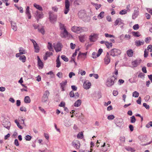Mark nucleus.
Here are the masks:
<instances>
[{"label":"nucleus","instance_id":"nucleus-15","mask_svg":"<svg viewBox=\"0 0 152 152\" xmlns=\"http://www.w3.org/2000/svg\"><path fill=\"white\" fill-rule=\"evenodd\" d=\"M11 23L12 29L15 31H16L17 29V27L16 26V23L15 22L11 21Z\"/></svg>","mask_w":152,"mask_h":152},{"label":"nucleus","instance_id":"nucleus-60","mask_svg":"<svg viewBox=\"0 0 152 152\" xmlns=\"http://www.w3.org/2000/svg\"><path fill=\"white\" fill-rule=\"evenodd\" d=\"M148 52L147 50L145 49L144 51V56L145 57H146L148 56Z\"/></svg>","mask_w":152,"mask_h":152},{"label":"nucleus","instance_id":"nucleus-21","mask_svg":"<svg viewBox=\"0 0 152 152\" xmlns=\"http://www.w3.org/2000/svg\"><path fill=\"white\" fill-rule=\"evenodd\" d=\"M67 83V81L66 80H65L64 82H62L61 83H60V85L61 86V88L62 89V91H64V87L65 86Z\"/></svg>","mask_w":152,"mask_h":152},{"label":"nucleus","instance_id":"nucleus-61","mask_svg":"<svg viewBox=\"0 0 152 152\" xmlns=\"http://www.w3.org/2000/svg\"><path fill=\"white\" fill-rule=\"evenodd\" d=\"M83 134L81 133H79L77 136V137L78 138H82L83 137Z\"/></svg>","mask_w":152,"mask_h":152},{"label":"nucleus","instance_id":"nucleus-24","mask_svg":"<svg viewBox=\"0 0 152 152\" xmlns=\"http://www.w3.org/2000/svg\"><path fill=\"white\" fill-rule=\"evenodd\" d=\"M81 103V101L80 99L77 100L75 103L74 106L75 107H78L80 106Z\"/></svg>","mask_w":152,"mask_h":152},{"label":"nucleus","instance_id":"nucleus-22","mask_svg":"<svg viewBox=\"0 0 152 152\" xmlns=\"http://www.w3.org/2000/svg\"><path fill=\"white\" fill-rule=\"evenodd\" d=\"M68 36V32L66 30H64L62 31L61 36L63 37H66Z\"/></svg>","mask_w":152,"mask_h":152},{"label":"nucleus","instance_id":"nucleus-39","mask_svg":"<svg viewBox=\"0 0 152 152\" xmlns=\"http://www.w3.org/2000/svg\"><path fill=\"white\" fill-rule=\"evenodd\" d=\"M140 139L141 141L142 142H145L146 141V138L145 137H140Z\"/></svg>","mask_w":152,"mask_h":152},{"label":"nucleus","instance_id":"nucleus-51","mask_svg":"<svg viewBox=\"0 0 152 152\" xmlns=\"http://www.w3.org/2000/svg\"><path fill=\"white\" fill-rule=\"evenodd\" d=\"M133 28L135 30H137L139 28V26L138 24L134 25L133 27Z\"/></svg>","mask_w":152,"mask_h":152},{"label":"nucleus","instance_id":"nucleus-33","mask_svg":"<svg viewBox=\"0 0 152 152\" xmlns=\"http://www.w3.org/2000/svg\"><path fill=\"white\" fill-rule=\"evenodd\" d=\"M132 35L135 37H139L140 36V33L138 31L132 32Z\"/></svg>","mask_w":152,"mask_h":152},{"label":"nucleus","instance_id":"nucleus-40","mask_svg":"<svg viewBox=\"0 0 152 152\" xmlns=\"http://www.w3.org/2000/svg\"><path fill=\"white\" fill-rule=\"evenodd\" d=\"M19 59L22 61V62H24L25 61L26 58L25 56H23L20 57Z\"/></svg>","mask_w":152,"mask_h":152},{"label":"nucleus","instance_id":"nucleus-11","mask_svg":"<svg viewBox=\"0 0 152 152\" xmlns=\"http://www.w3.org/2000/svg\"><path fill=\"white\" fill-rule=\"evenodd\" d=\"M49 19L51 22L52 23H54L56 20V15H53L51 12L49 13Z\"/></svg>","mask_w":152,"mask_h":152},{"label":"nucleus","instance_id":"nucleus-50","mask_svg":"<svg viewBox=\"0 0 152 152\" xmlns=\"http://www.w3.org/2000/svg\"><path fill=\"white\" fill-rule=\"evenodd\" d=\"M150 126H152V121L149 122L146 125V127L147 128H149Z\"/></svg>","mask_w":152,"mask_h":152},{"label":"nucleus","instance_id":"nucleus-20","mask_svg":"<svg viewBox=\"0 0 152 152\" xmlns=\"http://www.w3.org/2000/svg\"><path fill=\"white\" fill-rule=\"evenodd\" d=\"M127 54L128 56L132 57L133 55V51L132 49H129L127 51Z\"/></svg>","mask_w":152,"mask_h":152},{"label":"nucleus","instance_id":"nucleus-53","mask_svg":"<svg viewBox=\"0 0 152 152\" xmlns=\"http://www.w3.org/2000/svg\"><path fill=\"white\" fill-rule=\"evenodd\" d=\"M38 30L42 34H45V31L43 28H42L40 29H38Z\"/></svg>","mask_w":152,"mask_h":152},{"label":"nucleus","instance_id":"nucleus-10","mask_svg":"<svg viewBox=\"0 0 152 152\" xmlns=\"http://www.w3.org/2000/svg\"><path fill=\"white\" fill-rule=\"evenodd\" d=\"M110 58L109 54L108 52H107L104 59V63L105 64L107 65L110 63Z\"/></svg>","mask_w":152,"mask_h":152},{"label":"nucleus","instance_id":"nucleus-45","mask_svg":"<svg viewBox=\"0 0 152 152\" xmlns=\"http://www.w3.org/2000/svg\"><path fill=\"white\" fill-rule=\"evenodd\" d=\"M25 119V118L23 117H20L18 118V120L20 122V121H23L22 123L21 122L20 123L21 124H23L24 125H25V124L24 122Z\"/></svg>","mask_w":152,"mask_h":152},{"label":"nucleus","instance_id":"nucleus-23","mask_svg":"<svg viewBox=\"0 0 152 152\" xmlns=\"http://www.w3.org/2000/svg\"><path fill=\"white\" fill-rule=\"evenodd\" d=\"M38 58V62L39 66L41 68H42L43 66V63L42 62L39 56H37Z\"/></svg>","mask_w":152,"mask_h":152},{"label":"nucleus","instance_id":"nucleus-62","mask_svg":"<svg viewBox=\"0 0 152 152\" xmlns=\"http://www.w3.org/2000/svg\"><path fill=\"white\" fill-rule=\"evenodd\" d=\"M20 110L22 111L26 112V108L24 107H21L20 108Z\"/></svg>","mask_w":152,"mask_h":152},{"label":"nucleus","instance_id":"nucleus-9","mask_svg":"<svg viewBox=\"0 0 152 152\" xmlns=\"http://www.w3.org/2000/svg\"><path fill=\"white\" fill-rule=\"evenodd\" d=\"M72 144L73 146L76 149H78L80 148V144L78 141L74 140L72 142Z\"/></svg>","mask_w":152,"mask_h":152},{"label":"nucleus","instance_id":"nucleus-48","mask_svg":"<svg viewBox=\"0 0 152 152\" xmlns=\"http://www.w3.org/2000/svg\"><path fill=\"white\" fill-rule=\"evenodd\" d=\"M103 51V50L102 49H99L97 55H96L97 56H99L101 54Z\"/></svg>","mask_w":152,"mask_h":152},{"label":"nucleus","instance_id":"nucleus-35","mask_svg":"<svg viewBox=\"0 0 152 152\" xmlns=\"http://www.w3.org/2000/svg\"><path fill=\"white\" fill-rule=\"evenodd\" d=\"M139 96V93L137 91H135L133 93L132 96L135 98Z\"/></svg>","mask_w":152,"mask_h":152},{"label":"nucleus","instance_id":"nucleus-63","mask_svg":"<svg viewBox=\"0 0 152 152\" xmlns=\"http://www.w3.org/2000/svg\"><path fill=\"white\" fill-rule=\"evenodd\" d=\"M69 95L70 97H73L75 96V94H74L73 91H71L69 93Z\"/></svg>","mask_w":152,"mask_h":152},{"label":"nucleus","instance_id":"nucleus-52","mask_svg":"<svg viewBox=\"0 0 152 152\" xmlns=\"http://www.w3.org/2000/svg\"><path fill=\"white\" fill-rule=\"evenodd\" d=\"M57 76L59 78H61L63 76V74L61 72H58L57 74Z\"/></svg>","mask_w":152,"mask_h":152},{"label":"nucleus","instance_id":"nucleus-16","mask_svg":"<svg viewBox=\"0 0 152 152\" xmlns=\"http://www.w3.org/2000/svg\"><path fill=\"white\" fill-rule=\"evenodd\" d=\"M97 36L96 34H94L93 35H91L90 37V40L91 42H94L97 38Z\"/></svg>","mask_w":152,"mask_h":152},{"label":"nucleus","instance_id":"nucleus-44","mask_svg":"<svg viewBox=\"0 0 152 152\" xmlns=\"http://www.w3.org/2000/svg\"><path fill=\"white\" fill-rule=\"evenodd\" d=\"M131 122L132 123H134L136 121V118L134 116H132L131 117Z\"/></svg>","mask_w":152,"mask_h":152},{"label":"nucleus","instance_id":"nucleus-37","mask_svg":"<svg viewBox=\"0 0 152 152\" xmlns=\"http://www.w3.org/2000/svg\"><path fill=\"white\" fill-rule=\"evenodd\" d=\"M20 54L21 55L25 54L26 53L25 50L22 48H20L19 49Z\"/></svg>","mask_w":152,"mask_h":152},{"label":"nucleus","instance_id":"nucleus-4","mask_svg":"<svg viewBox=\"0 0 152 152\" xmlns=\"http://www.w3.org/2000/svg\"><path fill=\"white\" fill-rule=\"evenodd\" d=\"M83 28H82L80 27L74 26L72 27V30L75 33L79 34L83 31Z\"/></svg>","mask_w":152,"mask_h":152},{"label":"nucleus","instance_id":"nucleus-29","mask_svg":"<svg viewBox=\"0 0 152 152\" xmlns=\"http://www.w3.org/2000/svg\"><path fill=\"white\" fill-rule=\"evenodd\" d=\"M79 39L81 42H83L86 39L85 35H81L79 36Z\"/></svg>","mask_w":152,"mask_h":152},{"label":"nucleus","instance_id":"nucleus-18","mask_svg":"<svg viewBox=\"0 0 152 152\" xmlns=\"http://www.w3.org/2000/svg\"><path fill=\"white\" fill-rule=\"evenodd\" d=\"M36 17L37 20H38L39 19L42 18L43 17V14L42 12H38V11L37 12Z\"/></svg>","mask_w":152,"mask_h":152},{"label":"nucleus","instance_id":"nucleus-17","mask_svg":"<svg viewBox=\"0 0 152 152\" xmlns=\"http://www.w3.org/2000/svg\"><path fill=\"white\" fill-rule=\"evenodd\" d=\"M139 14V11L138 10H134L132 15V19H135Z\"/></svg>","mask_w":152,"mask_h":152},{"label":"nucleus","instance_id":"nucleus-36","mask_svg":"<svg viewBox=\"0 0 152 152\" xmlns=\"http://www.w3.org/2000/svg\"><path fill=\"white\" fill-rule=\"evenodd\" d=\"M125 138L124 136H121L120 137L121 144L124 143L125 141Z\"/></svg>","mask_w":152,"mask_h":152},{"label":"nucleus","instance_id":"nucleus-46","mask_svg":"<svg viewBox=\"0 0 152 152\" xmlns=\"http://www.w3.org/2000/svg\"><path fill=\"white\" fill-rule=\"evenodd\" d=\"M121 19V18H118L117 19L115 20V21L114 22V24L115 26H116L119 24V22H120Z\"/></svg>","mask_w":152,"mask_h":152},{"label":"nucleus","instance_id":"nucleus-58","mask_svg":"<svg viewBox=\"0 0 152 152\" xmlns=\"http://www.w3.org/2000/svg\"><path fill=\"white\" fill-rule=\"evenodd\" d=\"M75 74L73 72H71L69 73V77L71 78L72 77V76H75Z\"/></svg>","mask_w":152,"mask_h":152},{"label":"nucleus","instance_id":"nucleus-5","mask_svg":"<svg viewBox=\"0 0 152 152\" xmlns=\"http://www.w3.org/2000/svg\"><path fill=\"white\" fill-rule=\"evenodd\" d=\"M79 17L83 19V20H85V18L86 17V11L84 10H82L80 11L78 13Z\"/></svg>","mask_w":152,"mask_h":152},{"label":"nucleus","instance_id":"nucleus-14","mask_svg":"<svg viewBox=\"0 0 152 152\" xmlns=\"http://www.w3.org/2000/svg\"><path fill=\"white\" fill-rule=\"evenodd\" d=\"M141 62L140 60H136L132 63V65L134 67H136L138 65H139Z\"/></svg>","mask_w":152,"mask_h":152},{"label":"nucleus","instance_id":"nucleus-64","mask_svg":"<svg viewBox=\"0 0 152 152\" xmlns=\"http://www.w3.org/2000/svg\"><path fill=\"white\" fill-rule=\"evenodd\" d=\"M147 49L148 50H150V52H152V45H148L147 47Z\"/></svg>","mask_w":152,"mask_h":152},{"label":"nucleus","instance_id":"nucleus-6","mask_svg":"<svg viewBox=\"0 0 152 152\" xmlns=\"http://www.w3.org/2000/svg\"><path fill=\"white\" fill-rule=\"evenodd\" d=\"M114 84L113 77L108 78L106 82V85L108 87L111 86Z\"/></svg>","mask_w":152,"mask_h":152},{"label":"nucleus","instance_id":"nucleus-25","mask_svg":"<svg viewBox=\"0 0 152 152\" xmlns=\"http://www.w3.org/2000/svg\"><path fill=\"white\" fill-rule=\"evenodd\" d=\"M24 101L25 103H29L31 102V99L28 96H26L24 98Z\"/></svg>","mask_w":152,"mask_h":152},{"label":"nucleus","instance_id":"nucleus-49","mask_svg":"<svg viewBox=\"0 0 152 152\" xmlns=\"http://www.w3.org/2000/svg\"><path fill=\"white\" fill-rule=\"evenodd\" d=\"M115 118V117L114 115H109L107 117V119L109 120H112L113 119Z\"/></svg>","mask_w":152,"mask_h":152},{"label":"nucleus","instance_id":"nucleus-47","mask_svg":"<svg viewBox=\"0 0 152 152\" xmlns=\"http://www.w3.org/2000/svg\"><path fill=\"white\" fill-rule=\"evenodd\" d=\"M104 35H105V37H110V38L113 37V38H114L115 37L113 35L109 34H107V33H105Z\"/></svg>","mask_w":152,"mask_h":152},{"label":"nucleus","instance_id":"nucleus-30","mask_svg":"<svg viewBox=\"0 0 152 152\" xmlns=\"http://www.w3.org/2000/svg\"><path fill=\"white\" fill-rule=\"evenodd\" d=\"M87 53V52L85 53H81L80 52L78 56L77 57V58H78L79 57H82L83 56H86Z\"/></svg>","mask_w":152,"mask_h":152},{"label":"nucleus","instance_id":"nucleus-26","mask_svg":"<svg viewBox=\"0 0 152 152\" xmlns=\"http://www.w3.org/2000/svg\"><path fill=\"white\" fill-rule=\"evenodd\" d=\"M34 6L35 7L36 9L42 11V8L39 5H38L36 3H34Z\"/></svg>","mask_w":152,"mask_h":152},{"label":"nucleus","instance_id":"nucleus-34","mask_svg":"<svg viewBox=\"0 0 152 152\" xmlns=\"http://www.w3.org/2000/svg\"><path fill=\"white\" fill-rule=\"evenodd\" d=\"M125 148L128 151H130L132 152H134L135 151V150L134 148L130 147H126Z\"/></svg>","mask_w":152,"mask_h":152},{"label":"nucleus","instance_id":"nucleus-55","mask_svg":"<svg viewBox=\"0 0 152 152\" xmlns=\"http://www.w3.org/2000/svg\"><path fill=\"white\" fill-rule=\"evenodd\" d=\"M143 105L144 107L146 109H148L149 108V106L146 103H144L143 104Z\"/></svg>","mask_w":152,"mask_h":152},{"label":"nucleus","instance_id":"nucleus-19","mask_svg":"<svg viewBox=\"0 0 152 152\" xmlns=\"http://www.w3.org/2000/svg\"><path fill=\"white\" fill-rule=\"evenodd\" d=\"M144 43V41L143 40L141 41L137 40L135 42V44L137 46H139L141 45H143Z\"/></svg>","mask_w":152,"mask_h":152},{"label":"nucleus","instance_id":"nucleus-56","mask_svg":"<svg viewBox=\"0 0 152 152\" xmlns=\"http://www.w3.org/2000/svg\"><path fill=\"white\" fill-rule=\"evenodd\" d=\"M70 48L72 49H74L75 48V44H74L72 43H71L70 44Z\"/></svg>","mask_w":152,"mask_h":152},{"label":"nucleus","instance_id":"nucleus-54","mask_svg":"<svg viewBox=\"0 0 152 152\" xmlns=\"http://www.w3.org/2000/svg\"><path fill=\"white\" fill-rule=\"evenodd\" d=\"M31 137L29 135H27L26 136V140L29 141L31 139Z\"/></svg>","mask_w":152,"mask_h":152},{"label":"nucleus","instance_id":"nucleus-59","mask_svg":"<svg viewBox=\"0 0 152 152\" xmlns=\"http://www.w3.org/2000/svg\"><path fill=\"white\" fill-rule=\"evenodd\" d=\"M96 55H97V54L96 52H93L92 53V58H94L98 57V56H97Z\"/></svg>","mask_w":152,"mask_h":152},{"label":"nucleus","instance_id":"nucleus-41","mask_svg":"<svg viewBox=\"0 0 152 152\" xmlns=\"http://www.w3.org/2000/svg\"><path fill=\"white\" fill-rule=\"evenodd\" d=\"M34 48L35 50V52L36 53H38L39 51V48L38 45H37L34 46Z\"/></svg>","mask_w":152,"mask_h":152},{"label":"nucleus","instance_id":"nucleus-32","mask_svg":"<svg viewBox=\"0 0 152 152\" xmlns=\"http://www.w3.org/2000/svg\"><path fill=\"white\" fill-rule=\"evenodd\" d=\"M104 16V12H101L100 14L98 15V17L99 18L102 19Z\"/></svg>","mask_w":152,"mask_h":152},{"label":"nucleus","instance_id":"nucleus-31","mask_svg":"<svg viewBox=\"0 0 152 152\" xmlns=\"http://www.w3.org/2000/svg\"><path fill=\"white\" fill-rule=\"evenodd\" d=\"M15 123L17 125V126H18V127L19 128H20V129H23V127L22 126H21L20 124L19 123V122H18V120L17 119H15Z\"/></svg>","mask_w":152,"mask_h":152},{"label":"nucleus","instance_id":"nucleus-43","mask_svg":"<svg viewBox=\"0 0 152 152\" xmlns=\"http://www.w3.org/2000/svg\"><path fill=\"white\" fill-rule=\"evenodd\" d=\"M105 45L107 48H111L112 46V43H109L108 42H106Z\"/></svg>","mask_w":152,"mask_h":152},{"label":"nucleus","instance_id":"nucleus-38","mask_svg":"<svg viewBox=\"0 0 152 152\" xmlns=\"http://www.w3.org/2000/svg\"><path fill=\"white\" fill-rule=\"evenodd\" d=\"M61 58L64 61L66 62L68 61H69L68 58L66 57V56L65 55H62L61 56Z\"/></svg>","mask_w":152,"mask_h":152},{"label":"nucleus","instance_id":"nucleus-13","mask_svg":"<svg viewBox=\"0 0 152 152\" xmlns=\"http://www.w3.org/2000/svg\"><path fill=\"white\" fill-rule=\"evenodd\" d=\"M3 125L4 127L9 129L11 125V124L8 121H5L3 122Z\"/></svg>","mask_w":152,"mask_h":152},{"label":"nucleus","instance_id":"nucleus-28","mask_svg":"<svg viewBox=\"0 0 152 152\" xmlns=\"http://www.w3.org/2000/svg\"><path fill=\"white\" fill-rule=\"evenodd\" d=\"M56 66L57 67H59L61 66V62L59 60V57L58 56L56 59Z\"/></svg>","mask_w":152,"mask_h":152},{"label":"nucleus","instance_id":"nucleus-2","mask_svg":"<svg viewBox=\"0 0 152 152\" xmlns=\"http://www.w3.org/2000/svg\"><path fill=\"white\" fill-rule=\"evenodd\" d=\"M115 121L117 126L120 128L124 126V122L122 119L121 118H117L115 119Z\"/></svg>","mask_w":152,"mask_h":152},{"label":"nucleus","instance_id":"nucleus-27","mask_svg":"<svg viewBox=\"0 0 152 152\" xmlns=\"http://www.w3.org/2000/svg\"><path fill=\"white\" fill-rule=\"evenodd\" d=\"M48 48L50 51H53V50L52 48V45L50 42H48Z\"/></svg>","mask_w":152,"mask_h":152},{"label":"nucleus","instance_id":"nucleus-12","mask_svg":"<svg viewBox=\"0 0 152 152\" xmlns=\"http://www.w3.org/2000/svg\"><path fill=\"white\" fill-rule=\"evenodd\" d=\"M91 86V83L88 80L84 82L83 84V87L86 89H89Z\"/></svg>","mask_w":152,"mask_h":152},{"label":"nucleus","instance_id":"nucleus-42","mask_svg":"<svg viewBox=\"0 0 152 152\" xmlns=\"http://www.w3.org/2000/svg\"><path fill=\"white\" fill-rule=\"evenodd\" d=\"M127 10H121L119 12V14L121 15H124L127 12Z\"/></svg>","mask_w":152,"mask_h":152},{"label":"nucleus","instance_id":"nucleus-3","mask_svg":"<svg viewBox=\"0 0 152 152\" xmlns=\"http://www.w3.org/2000/svg\"><path fill=\"white\" fill-rule=\"evenodd\" d=\"M53 47L56 52H58L61 50L62 45L61 43L58 42L57 44H54Z\"/></svg>","mask_w":152,"mask_h":152},{"label":"nucleus","instance_id":"nucleus-57","mask_svg":"<svg viewBox=\"0 0 152 152\" xmlns=\"http://www.w3.org/2000/svg\"><path fill=\"white\" fill-rule=\"evenodd\" d=\"M45 55L48 57H49L50 56H51L53 55V53L52 52L47 51Z\"/></svg>","mask_w":152,"mask_h":152},{"label":"nucleus","instance_id":"nucleus-8","mask_svg":"<svg viewBox=\"0 0 152 152\" xmlns=\"http://www.w3.org/2000/svg\"><path fill=\"white\" fill-rule=\"evenodd\" d=\"M65 8L64 10V13L67 14L69 10V2L68 0H65Z\"/></svg>","mask_w":152,"mask_h":152},{"label":"nucleus","instance_id":"nucleus-1","mask_svg":"<svg viewBox=\"0 0 152 152\" xmlns=\"http://www.w3.org/2000/svg\"><path fill=\"white\" fill-rule=\"evenodd\" d=\"M121 53V51L118 49L114 48L110 51V55L113 56H115L120 55Z\"/></svg>","mask_w":152,"mask_h":152},{"label":"nucleus","instance_id":"nucleus-7","mask_svg":"<svg viewBox=\"0 0 152 152\" xmlns=\"http://www.w3.org/2000/svg\"><path fill=\"white\" fill-rule=\"evenodd\" d=\"M49 95V91H45L42 98V102H45L47 101Z\"/></svg>","mask_w":152,"mask_h":152}]
</instances>
